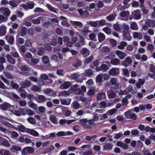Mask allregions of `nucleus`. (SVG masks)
I'll return each mask as SVG.
<instances>
[{"mask_svg":"<svg viewBox=\"0 0 155 155\" xmlns=\"http://www.w3.org/2000/svg\"><path fill=\"white\" fill-rule=\"evenodd\" d=\"M79 122L83 127L91 129L95 125L93 120L90 119H81L79 120Z\"/></svg>","mask_w":155,"mask_h":155,"instance_id":"obj_1","label":"nucleus"},{"mask_svg":"<svg viewBox=\"0 0 155 155\" xmlns=\"http://www.w3.org/2000/svg\"><path fill=\"white\" fill-rule=\"evenodd\" d=\"M5 120L10 121L12 123H13V120H10L9 119L6 117H4L2 115H0V122L2 123L8 127L13 128H16L15 126L5 121Z\"/></svg>","mask_w":155,"mask_h":155,"instance_id":"obj_2","label":"nucleus"},{"mask_svg":"<svg viewBox=\"0 0 155 155\" xmlns=\"http://www.w3.org/2000/svg\"><path fill=\"white\" fill-rule=\"evenodd\" d=\"M132 110H129L125 113L126 118L127 119L135 120L137 118V116L135 114L133 113Z\"/></svg>","mask_w":155,"mask_h":155,"instance_id":"obj_3","label":"nucleus"},{"mask_svg":"<svg viewBox=\"0 0 155 155\" xmlns=\"http://www.w3.org/2000/svg\"><path fill=\"white\" fill-rule=\"evenodd\" d=\"M23 108H13L12 110H11L12 113L17 116H21L23 115L22 113Z\"/></svg>","mask_w":155,"mask_h":155,"instance_id":"obj_4","label":"nucleus"},{"mask_svg":"<svg viewBox=\"0 0 155 155\" xmlns=\"http://www.w3.org/2000/svg\"><path fill=\"white\" fill-rule=\"evenodd\" d=\"M132 60L130 57H126L124 60L122 62L121 64L125 67H127L129 65L131 64Z\"/></svg>","mask_w":155,"mask_h":155,"instance_id":"obj_5","label":"nucleus"},{"mask_svg":"<svg viewBox=\"0 0 155 155\" xmlns=\"http://www.w3.org/2000/svg\"><path fill=\"white\" fill-rule=\"evenodd\" d=\"M0 13L6 16H8L10 13V9L7 8H0Z\"/></svg>","mask_w":155,"mask_h":155,"instance_id":"obj_6","label":"nucleus"},{"mask_svg":"<svg viewBox=\"0 0 155 155\" xmlns=\"http://www.w3.org/2000/svg\"><path fill=\"white\" fill-rule=\"evenodd\" d=\"M109 69V67L106 64L102 63L101 65L99 67H97L96 68V71H103L105 72L107 71Z\"/></svg>","mask_w":155,"mask_h":155,"instance_id":"obj_7","label":"nucleus"},{"mask_svg":"<svg viewBox=\"0 0 155 155\" xmlns=\"http://www.w3.org/2000/svg\"><path fill=\"white\" fill-rule=\"evenodd\" d=\"M23 115L28 114L29 116H32L35 114V112L28 108H23L22 110Z\"/></svg>","mask_w":155,"mask_h":155,"instance_id":"obj_8","label":"nucleus"},{"mask_svg":"<svg viewBox=\"0 0 155 155\" xmlns=\"http://www.w3.org/2000/svg\"><path fill=\"white\" fill-rule=\"evenodd\" d=\"M70 22L75 28H81L83 26V24L80 21H70Z\"/></svg>","mask_w":155,"mask_h":155,"instance_id":"obj_9","label":"nucleus"},{"mask_svg":"<svg viewBox=\"0 0 155 155\" xmlns=\"http://www.w3.org/2000/svg\"><path fill=\"white\" fill-rule=\"evenodd\" d=\"M115 53L118 57L121 60L123 59L127 56V54L126 53L118 50L116 51Z\"/></svg>","mask_w":155,"mask_h":155,"instance_id":"obj_10","label":"nucleus"},{"mask_svg":"<svg viewBox=\"0 0 155 155\" xmlns=\"http://www.w3.org/2000/svg\"><path fill=\"white\" fill-rule=\"evenodd\" d=\"M132 15L136 19H139L141 18V12L139 10H137L134 11L132 12Z\"/></svg>","mask_w":155,"mask_h":155,"instance_id":"obj_11","label":"nucleus"},{"mask_svg":"<svg viewBox=\"0 0 155 155\" xmlns=\"http://www.w3.org/2000/svg\"><path fill=\"white\" fill-rule=\"evenodd\" d=\"M130 12L128 11H124L121 12L120 14V18L121 20L127 21V16L129 15Z\"/></svg>","mask_w":155,"mask_h":155,"instance_id":"obj_12","label":"nucleus"},{"mask_svg":"<svg viewBox=\"0 0 155 155\" xmlns=\"http://www.w3.org/2000/svg\"><path fill=\"white\" fill-rule=\"evenodd\" d=\"M118 68H114L111 69L109 71V74L111 76H115L118 75L119 73Z\"/></svg>","mask_w":155,"mask_h":155,"instance_id":"obj_13","label":"nucleus"},{"mask_svg":"<svg viewBox=\"0 0 155 155\" xmlns=\"http://www.w3.org/2000/svg\"><path fill=\"white\" fill-rule=\"evenodd\" d=\"M31 85V83L30 81H25L22 82L21 83L20 86H21V89L26 88L27 87H29Z\"/></svg>","mask_w":155,"mask_h":155,"instance_id":"obj_14","label":"nucleus"},{"mask_svg":"<svg viewBox=\"0 0 155 155\" xmlns=\"http://www.w3.org/2000/svg\"><path fill=\"white\" fill-rule=\"evenodd\" d=\"M73 134L70 131L64 132L63 131H60L56 133V136L57 137H61L69 135H72Z\"/></svg>","mask_w":155,"mask_h":155,"instance_id":"obj_15","label":"nucleus"},{"mask_svg":"<svg viewBox=\"0 0 155 155\" xmlns=\"http://www.w3.org/2000/svg\"><path fill=\"white\" fill-rule=\"evenodd\" d=\"M145 24L149 27L153 28L155 26V20L148 19L146 21Z\"/></svg>","mask_w":155,"mask_h":155,"instance_id":"obj_16","label":"nucleus"},{"mask_svg":"<svg viewBox=\"0 0 155 155\" xmlns=\"http://www.w3.org/2000/svg\"><path fill=\"white\" fill-rule=\"evenodd\" d=\"M123 36L125 38V40L130 41L132 39V37L130 35L129 31L127 32H122Z\"/></svg>","mask_w":155,"mask_h":155,"instance_id":"obj_17","label":"nucleus"},{"mask_svg":"<svg viewBox=\"0 0 155 155\" xmlns=\"http://www.w3.org/2000/svg\"><path fill=\"white\" fill-rule=\"evenodd\" d=\"M81 34L84 36H87L91 31L89 30V28L87 27H84L80 31Z\"/></svg>","mask_w":155,"mask_h":155,"instance_id":"obj_18","label":"nucleus"},{"mask_svg":"<svg viewBox=\"0 0 155 155\" xmlns=\"http://www.w3.org/2000/svg\"><path fill=\"white\" fill-rule=\"evenodd\" d=\"M46 99V97L44 95H38L36 100L38 103H41L45 101Z\"/></svg>","mask_w":155,"mask_h":155,"instance_id":"obj_19","label":"nucleus"},{"mask_svg":"<svg viewBox=\"0 0 155 155\" xmlns=\"http://www.w3.org/2000/svg\"><path fill=\"white\" fill-rule=\"evenodd\" d=\"M99 32V30H98L96 29L94 30V33L90 34L89 35L90 39L94 41H96L97 40L96 38L95 34H97Z\"/></svg>","mask_w":155,"mask_h":155,"instance_id":"obj_20","label":"nucleus"},{"mask_svg":"<svg viewBox=\"0 0 155 155\" xmlns=\"http://www.w3.org/2000/svg\"><path fill=\"white\" fill-rule=\"evenodd\" d=\"M16 128L15 129H18V130L20 132L24 133H27L28 129V128L25 127L24 126L22 125H20L17 126V128L15 127Z\"/></svg>","mask_w":155,"mask_h":155,"instance_id":"obj_21","label":"nucleus"},{"mask_svg":"<svg viewBox=\"0 0 155 155\" xmlns=\"http://www.w3.org/2000/svg\"><path fill=\"white\" fill-rule=\"evenodd\" d=\"M27 133L35 137H38L39 134L36 130L33 129L28 128Z\"/></svg>","mask_w":155,"mask_h":155,"instance_id":"obj_22","label":"nucleus"},{"mask_svg":"<svg viewBox=\"0 0 155 155\" xmlns=\"http://www.w3.org/2000/svg\"><path fill=\"white\" fill-rule=\"evenodd\" d=\"M110 82L112 85L116 87H118L120 85L119 81L115 78H112L110 80Z\"/></svg>","mask_w":155,"mask_h":155,"instance_id":"obj_23","label":"nucleus"},{"mask_svg":"<svg viewBox=\"0 0 155 155\" xmlns=\"http://www.w3.org/2000/svg\"><path fill=\"white\" fill-rule=\"evenodd\" d=\"M6 32V26L1 25L0 26V36L5 35Z\"/></svg>","mask_w":155,"mask_h":155,"instance_id":"obj_24","label":"nucleus"},{"mask_svg":"<svg viewBox=\"0 0 155 155\" xmlns=\"http://www.w3.org/2000/svg\"><path fill=\"white\" fill-rule=\"evenodd\" d=\"M21 148L16 145H13L10 148V150L13 152L15 153L17 151H20Z\"/></svg>","mask_w":155,"mask_h":155,"instance_id":"obj_25","label":"nucleus"},{"mask_svg":"<svg viewBox=\"0 0 155 155\" xmlns=\"http://www.w3.org/2000/svg\"><path fill=\"white\" fill-rule=\"evenodd\" d=\"M50 121L54 124H57V119L55 114H51L49 115Z\"/></svg>","mask_w":155,"mask_h":155,"instance_id":"obj_26","label":"nucleus"},{"mask_svg":"<svg viewBox=\"0 0 155 155\" xmlns=\"http://www.w3.org/2000/svg\"><path fill=\"white\" fill-rule=\"evenodd\" d=\"M132 89V87L131 85H129L127 89L123 91L120 93V95H126L131 91Z\"/></svg>","mask_w":155,"mask_h":155,"instance_id":"obj_27","label":"nucleus"},{"mask_svg":"<svg viewBox=\"0 0 155 155\" xmlns=\"http://www.w3.org/2000/svg\"><path fill=\"white\" fill-rule=\"evenodd\" d=\"M110 62L112 65H117L120 64V60L118 58H115L111 59Z\"/></svg>","mask_w":155,"mask_h":155,"instance_id":"obj_28","label":"nucleus"},{"mask_svg":"<svg viewBox=\"0 0 155 155\" xmlns=\"http://www.w3.org/2000/svg\"><path fill=\"white\" fill-rule=\"evenodd\" d=\"M71 83L69 82H65L61 85L60 87V89H64L68 88L71 85Z\"/></svg>","mask_w":155,"mask_h":155,"instance_id":"obj_29","label":"nucleus"},{"mask_svg":"<svg viewBox=\"0 0 155 155\" xmlns=\"http://www.w3.org/2000/svg\"><path fill=\"white\" fill-rule=\"evenodd\" d=\"M43 20V17L39 16L36 18L32 20V23L35 24H38L40 23L41 21Z\"/></svg>","mask_w":155,"mask_h":155,"instance_id":"obj_30","label":"nucleus"},{"mask_svg":"<svg viewBox=\"0 0 155 155\" xmlns=\"http://www.w3.org/2000/svg\"><path fill=\"white\" fill-rule=\"evenodd\" d=\"M81 53L83 56L86 57L89 54L90 52L87 48H84L81 50Z\"/></svg>","mask_w":155,"mask_h":155,"instance_id":"obj_31","label":"nucleus"},{"mask_svg":"<svg viewBox=\"0 0 155 155\" xmlns=\"http://www.w3.org/2000/svg\"><path fill=\"white\" fill-rule=\"evenodd\" d=\"M80 104L78 102L75 101L72 103L71 108L74 109H78L80 107Z\"/></svg>","mask_w":155,"mask_h":155,"instance_id":"obj_32","label":"nucleus"},{"mask_svg":"<svg viewBox=\"0 0 155 155\" xmlns=\"http://www.w3.org/2000/svg\"><path fill=\"white\" fill-rule=\"evenodd\" d=\"M5 57L8 61L12 64H15V59L12 58L11 56L9 54L6 55Z\"/></svg>","mask_w":155,"mask_h":155,"instance_id":"obj_33","label":"nucleus"},{"mask_svg":"<svg viewBox=\"0 0 155 155\" xmlns=\"http://www.w3.org/2000/svg\"><path fill=\"white\" fill-rule=\"evenodd\" d=\"M133 37L135 38L141 40L142 39L143 35L141 33L135 32L133 34Z\"/></svg>","mask_w":155,"mask_h":155,"instance_id":"obj_34","label":"nucleus"},{"mask_svg":"<svg viewBox=\"0 0 155 155\" xmlns=\"http://www.w3.org/2000/svg\"><path fill=\"white\" fill-rule=\"evenodd\" d=\"M71 100L70 99H61L60 101L62 104L69 105L70 104Z\"/></svg>","mask_w":155,"mask_h":155,"instance_id":"obj_35","label":"nucleus"},{"mask_svg":"<svg viewBox=\"0 0 155 155\" xmlns=\"http://www.w3.org/2000/svg\"><path fill=\"white\" fill-rule=\"evenodd\" d=\"M44 93L46 94L51 96H54L55 95L54 92L52 91L49 89H47L44 91Z\"/></svg>","mask_w":155,"mask_h":155,"instance_id":"obj_36","label":"nucleus"},{"mask_svg":"<svg viewBox=\"0 0 155 155\" xmlns=\"http://www.w3.org/2000/svg\"><path fill=\"white\" fill-rule=\"evenodd\" d=\"M98 37L99 41L102 42L104 41L105 38V35L102 33H99L98 35Z\"/></svg>","mask_w":155,"mask_h":155,"instance_id":"obj_37","label":"nucleus"},{"mask_svg":"<svg viewBox=\"0 0 155 155\" xmlns=\"http://www.w3.org/2000/svg\"><path fill=\"white\" fill-rule=\"evenodd\" d=\"M108 96L109 98H113L115 97L116 93L115 91L110 90L107 92Z\"/></svg>","mask_w":155,"mask_h":155,"instance_id":"obj_38","label":"nucleus"},{"mask_svg":"<svg viewBox=\"0 0 155 155\" xmlns=\"http://www.w3.org/2000/svg\"><path fill=\"white\" fill-rule=\"evenodd\" d=\"M5 38L7 41L11 44H12L14 41V37L12 36L8 35L5 36Z\"/></svg>","mask_w":155,"mask_h":155,"instance_id":"obj_39","label":"nucleus"},{"mask_svg":"<svg viewBox=\"0 0 155 155\" xmlns=\"http://www.w3.org/2000/svg\"><path fill=\"white\" fill-rule=\"evenodd\" d=\"M11 105L8 103H5L0 105V107L2 109L5 110L10 107Z\"/></svg>","mask_w":155,"mask_h":155,"instance_id":"obj_40","label":"nucleus"},{"mask_svg":"<svg viewBox=\"0 0 155 155\" xmlns=\"http://www.w3.org/2000/svg\"><path fill=\"white\" fill-rule=\"evenodd\" d=\"M127 45V43L125 41H123L120 43L119 45L118 46V48L120 50H123Z\"/></svg>","mask_w":155,"mask_h":155,"instance_id":"obj_41","label":"nucleus"},{"mask_svg":"<svg viewBox=\"0 0 155 155\" xmlns=\"http://www.w3.org/2000/svg\"><path fill=\"white\" fill-rule=\"evenodd\" d=\"M144 83V81L143 80L141 79H139V81L138 83H136L135 84L136 87L138 88H140L142 86Z\"/></svg>","mask_w":155,"mask_h":155,"instance_id":"obj_42","label":"nucleus"},{"mask_svg":"<svg viewBox=\"0 0 155 155\" xmlns=\"http://www.w3.org/2000/svg\"><path fill=\"white\" fill-rule=\"evenodd\" d=\"M46 6L51 11L55 13H57V11L58 10L57 9L53 7L48 4H46Z\"/></svg>","mask_w":155,"mask_h":155,"instance_id":"obj_43","label":"nucleus"},{"mask_svg":"<svg viewBox=\"0 0 155 155\" xmlns=\"http://www.w3.org/2000/svg\"><path fill=\"white\" fill-rule=\"evenodd\" d=\"M140 8L143 14H147L149 12V10L147 7H145L144 5H140Z\"/></svg>","mask_w":155,"mask_h":155,"instance_id":"obj_44","label":"nucleus"},{"mask_svg":"<svg viewBox=\"0 0 155 155\" xmlns=\"http://www.w3.org/2000/svg\"><path fill=\"white\" fill-rule=\"evenodd\" d=\"M130 28L132 30H137L138 29V27L137 24L135 22H133L130 25Z\"/></svg>","mask_w":155,"mask_h":155,"instance_id":"obj_45","label":"nucleus"},{"mask_svg":"<svg viewBox=\"0 0 155 155\" xmlns=\"http://www.w3.org/2000/svg\"><path fill=\"white\" fill-rule=\"evenodd\" d=\"M124 137L123 134L120 132L118 133L114 134V138L116 139H117L120 137Z\"/></svg>","mask_w":155,"mask_h":155,"instance_id":"obj_46","label":"nucleus"},{"mask_svg":"<svg viewBox=\"0 0 155 155\" xmlns=\"http://www.w3.org/2000/svg\"><path fill=\"white\" fill-rule=\"evenodd\" d=\"M28 106L32 108L34 110H36L37 108V105L31 101H30L28 103Z\"/></svg>","mask_w":155,"mask_h":155,"instance_id":"obj_47","label":"nucleus"},{"mask_svg":"<svg viewBox=\"0 0 155 155\" xmlns=\"http://www.w3.org/2000/svg\"><path fill=\"white\" fill-rule=\"evenodd\" d=\"M27 120L31 124L34 125L36 124V120L32 117H28L27 118Z\"/></svg>","mask_w":155,"mask_h":155,"instance_id":"obj_48","label":"nucleus"},{"mask_svg":"<svg viewBox=\"0 0 155 155\" xmlns=\"http://www.w3.org/2000/svg\"><path fill=\"white\" fill-rule=\"evenodd\" d=\"M121 27L124 30L122 32H127L129 31V27L128 25L125 24H123L121 25Z\"/></svg>","mask_w":155,"mask_h":155,"instance_id":"obj_49","label":"nucleus"},{"mask_svg":"<svg viewBox=\"0 0 155 155\" xmlns=\"http://www.w3.org/2000/svg\"><path fill=\"white\" fill-rule=\"evenodd\" d=\"M0 155H10L9 151L4 149L0 150Z\"/></svg>","mask_w":155,"mask_h":155,"instance_id":"obj_50","label":"nucleus"},{"mask_svg":"<svg viewBox=\"0 0 155 155\" xmlns=\"http://www.w3.org/2000/svg\"><path fill=\"white\" fill-rule=\"evenodd\" d=\"M113 147V145L110 143H106L104 146V148L106 150H109L111 149Z\"/></svg>","mask_w":155,"mask_h":155,"instance_id":"obj_51","label":"nucleus"},{"mask_svg":"<svg viewBox=\"0 0 155 155\" xmlns=\"http://www.w3.org/2000/svg\"><path fill=\"white\" fill-rule=\"evenodd\" d=\"M105 97V94L104 92H101L99 94L97 97V99L98 100L104 98Z\"/></svg>","mask_w":155,"mask_h":155,"instance_id":"obj_52","label":"nucleus"},{"mask_svg":"<svg viewBox=\"0 0 155 155\" xmlns=\"http://www.w3.org/2000/svg\"><path fill=\"white\" fill-rule=\"evenodd\" d=\"M116 15L114 14L109 15L107 17V19L108 21H111L114 20Z\"/></svg>","mask_w":155,"mask_h":155,"instance_id":"obj_53","label":"nucleus"},{"mask_svg":"<svg viewBox=\"0 0 155 155\" xmlns=\"http://www.w3.org/2000/svg\"><path fill=\"white\" fill-rule=\"evenodd\" d=\"M41 89V87H38L35 85L33 86L32 88H31L32 91L35 92H39L40 91Z\"/></svg>","mask_w":155,"mask_h":155,"instance_id":"obj_54","label":"nucleus"},{"mask_svg":"<svg viewBox=\"0 0 155 155\" xmlns=\"http://www.w3.org/2000/svg\"><path fill=\"white\" fill-rule=\"evenodd\" d=\"M103 31L108 35H110L111 33V29L108 27H106L103 28Z\"/></svg>","mask_w":155,"mask_h":155,"instance_id":"obj_55","label":"nucleus"},{"mask_svg":"<svg viewBox=\"0 0 155 155\" xmlns=\"http://www.w3.org/2000/svg\"><path fill=\"white\" fill-rule=\"evenodd\" d=\"M10 133L12 137L15 139H17L19 136L18 134L15 131H12Z\"/></svg>","mask_w":155,"mask_h":155,"instance_id":"obj_56","label":"nucleus"},{"mask_svg":"<svg viewBox=\"0 0 155 155\" xmlns=\"http://www.w3.org/2000/svg\"><path fill=\"white\" fill-rule=\"evenodd\" d=\"M62 110L63 113H65V115L67 116H70L71 114V111L69 110H67L66 111L65 108H62Z\"/></svg>","mask_w":155,"mask_h":155,"instance_id":"obj_57","label":"nucleus"},{"mask_svg":"<svg viewBox=\"0 0 155 155\" xmlns=\"http://www.w3.org/2000/svg\"><path fill=\"white\" fill-rule=\"evenodd\" d=\"M45 48H38L37 54L40 56L44 54Z\"/></svg>","mask_w":155,"mask_h":155,"instance_id":"obj_58","label":"nucleus"},{"mask_svg":"<svg viewBox=\"0 0 155 155\" xmlns=\"http://www.w3.org/2000/svg\"><path fill=\"white\" fill-rule=\"evenodd\" d=\"M9 97L11 99L14 98L15 99H18L20 98L18 95L13 93H10Z\"/></svg>","mask_w":155,"mask_h":155,"instance_id":"obj_59","label":"nucleus"},{"mask_svg":"<svg viewBox=\"0 0 155 155\" xmlns=\"http://www.w3.org/2000/svg\"><path fill=\"white\" fill-rule=\"evenodd\" d=\"M103 74H99L96 77V80L99 82H101L102 81Z\"/></svg>","mask_w":155,"mask_h":155,"instance_id":"obj_60","label":"nucleus"},{"mask_svg":"<svg viewBox=\"0 0 155 155\" xmlns=\"http://www.w3.org/2000/svg\"><path fill=\"white\" fill-rule=\"evenodd\" d=\"M11 85L12 87L13 88L15 89H17L18 88L19 86L18 84L15 83L14 81H12L11 82Z\"/></svg>","mask_w":155,"mask_h":155,"instance_id":"obj_61","label":"nucleus"},{"mask_svg":"<svg viewBox=\"0 0 155 155\" xmlns=\"http://www.w3.org/2000/svg\"><path fill=\"white\" fill-rule=\"evenodd\" d=\"M96 137V135L87 136H86L85 139L87 141H90L93 139H94Z\"/></svg>","mask_w":155,"mask_h":155,"instance_id":"obj_62","label":"nucleus"},{"mask_svg":"<svg viewBox=\"0 0 155 155\" xmlns=\"http://www.w3.org/2000/svg\"><path fill=\"white\" fill-rule=\"evenodd\" d=\"M42 61L44 64H47L49 62V59L48 57L44 55L42 58Z\"/></svg>","mask_w":155,"mask_h":155,"instance_id":"obj_63","label":"nucleus"},{"mask_svg":"<svg viewBox=\"0 0 155 155\" xmlns=\"http://www.w3.org/2000/svg\"><path fill=\"white\" fill-rule=\"evenodd\" d=\"M4 73L5 76L7 78L10 79H13V77L8 72H4Z\"/></svg>","mask_w":155,"mask_h":155,"instance_id":"obj_64","label":"nucleus"}]
</instances>
